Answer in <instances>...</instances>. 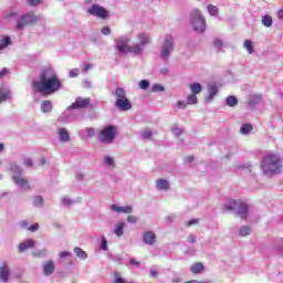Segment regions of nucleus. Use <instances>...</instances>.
Masks as SVG:
<instances>
[{
  "mask_svg": "<svg viewBox=\"0 0 283 283\" xmlns=\"http://www.w3.org/2000/svg\"><path fill=\"white\" fill-rule=\"evenodd\" d=\"M137 38H138L140 45H143V46L149 45V43H151V38L147 33H139L137 35Z\"/></svg>",
  "mask_w": 283,
  "mask_h": 283,
  "instance_id": "6ab92c4d",
  "label": "nucleus"
},
{
  "mask_svg": "<svg viewBox=\"0 0 283 283\" xmlns=\"http://www.w3.org/2000/svg\"><path fill=\"white\" fill-rule=\"evenodd\" d=\"M104 163L105 165H107L108 167H112L114 165V158L107 156V157H104Z\"/></svg>",
  "mask_w": 283,
  "mask_h": 283,
  "instance_id": "ea45409f",
  "label": "nucleus"
},
{
  "mask_svg": "<svg viewBox=\"0 0 283 283\" xmlns=\"http://www.w3.org/2000/svg\"><path fill=\"white\" fill-rule=\"evenodd\" d=\"M226 105H228V107H235V105H238V97L233 95L228 96L226 99Z\"/></svg>",
  "mask_w": 283,
  "mask_h": 283,
  "instance_id": "393cba45",
  "label": "nucleus"
},
{
  "mask_svg": "<svg viewBox=\"0 0 283 283\" xmlns=\"http://www.w3.org/2000/svg\"><path fill=\"white\" fill-rule=\"evenodd\" d=\"M150 276H153V277H158V271H156V270H150Z\"/></svg>",
  "mask_w": 283,
  "mask_h": 283,
  "instance_id": "052dcab7",
  "label": "nucleus"
},
{
  "mask_svg": "<svg viewBox=\"0 0 283 283\" xmlns=\"http://www.w3.org/2000/svg\"><path fill=\"white\" fill-rule=\"evenodd\" d=\"M186 163H193V156H188L185 158Z\"/></svg>",
  "mask_w": 283,
  "mask_h": 283,
  "instance_id": "e2e57ef3",
  "label": "nucleus"
},
{
  "mask_svg": "<svg viewBox=\"0 0 283 283\" xmlns=\"http://www.w3.org/2000/svg\"><path fill=\"white\" fill-rule=\"evenodd\" d=\"M214 48H222L223 43H222V40L220 39H217L213 43Z\"/></svg>",
  "mask_w": 283,
  "mask_h": 283,
  "instance_id": "603ef678",
  "label": "nucleus"
},
{
  "mask_svg": "<svg viewBox=\"0 0 283 283\" xmlns=\"http://www.w3.org/2000/svg\"><path fill=\"white\" fill-rule=\"evenodd\" d=\"M10 171H12L13 174H22L23 171L21 170V168L19 167V165L17 164H12L10 166Z\"/></svg>",
  "mask_w": 283,
  "mask_h": 283,
  "instance_id": "e433bc0d",
  "label": "nucleus"
},
{
  "mask_svg": "<svg viewBox=\"0 0 283 283\" xmlns=\"http://www.w3.org/2000/svg\"><path fill=\"white\" fill-rule=\"evenodd\" d=\"M243 48L249 54H253V42L251 40H244Z\"/></svg>",
  "mask_w": 283,
  "mask_h": 283,
  "instance_id": "c756f323",
  "label": "nucleus"
},
{
  "mask_svg": "<svg viewBox=\"0 0 283 283\" xmlns=\"http://www.w3.org/2000/svg\"><path fill=\"white\" fill-rule=\"evenodd\" d=\"M57 134H59L61 143H69V140H70V133H67V129L60 128V129H57Z\"/></svg>",
  "mask_w": 283,
  "mask_h": 283,
  "instance_id": "aec40b11",
  "label": "nucleus"
},
{
  "mask_svg": "<svg viewBox=\"0 0 283 283\" xmlns=\"http://www.w3.org/2000/svg\"><path fill=\"white\" fill-rule=\"evenodd\" d=\"M8 98H10V91H4L3 87H0V103L8 101Z\"/></svg>",
  "mask_w": 283,
  "mask_h": 283,
  "instance_id": "cd10ccee",
  "label": "nucleus"
},
{
  "mask_svg": "<svg viewBox=\"0 0 283 283\" xmlns=\"http://www.w3.org/2000/svg\"><path fill=\"white\" fill-rule=\"evenodd\" d=\"M67 255H70V252L67 251H63L60 253V258H67Z\"/></svg>",
  "mask_w": 283,
  "mask_h": 283,
  "instance_id": "680f3d73",
  "label": "nucleus"
},
{
  "mask_svg": "<svg viewBox=\"0 0 283 283\" xmlns=\"http://www.w3.org/2000/svg\"><path fill=\"white\" fill-rule=\"evenodd\" d=\"M102 34H104L105 36H108V34H112V29H109V27H103Z\"/></svg>",
  "mask_w": 283,
  "mask_h": 283,
  "instance_id": "79ce46f5",
  "label": "nucleus"
},
{
  "mask_svg": "<svg viewBox=\"0 0 283 283\" xmlns=\"http://www.w3.org/2000/svg\"><path fill=\"white\" fill-rule=\"evenodd\" d=\"M196 103H198V96H196V94H193V93L188 95L186 104L187 105H196Z\"/></svg>",
  "mask_w": 283,
  "mask_h": 283,
  "instance_id": "473e14b6",
  "label": "nucleus"
},
{
  "mask_svg": "<svg viewBox=\"0 0 283 283\" xmlns=\"http://www.w3.org/2000/svg\"><path fill=\"white\" fill-rule=\"evenodd\" d=\"M31 87L43 96H51L61 90L62 84L59 75L51 67H44L40 73V81H33Z\"/></svg>",
  "mask_w": 283,
  "mask_h": 283,
  "instance_id": "f257e3e1",
  "label": "nucleus"
},
{
  "mask_svg": "<svg viewBox=\"0 0 283 283\" xmlns=\"http://www.w3.org/2000/svg\"><path fill=\"white\" fill-rule=\"evenodd\" d=\"M156 187L159 191H168L169 181L167 179H157Z\"/></svg>",
  "mask_w": 283,
  "mask_h": 283,
  "instance_id": "a211bd4d",
  "label": "nucleus"
},
{
  "mask_svg": "<svg viewBox=\"0 0 283 283\" xmlns=\"http://www.w3.org/2000/svg\"><path fill=\"white\" fill-rule=\"evenodd\" d=\"M144 244H148L149 247H154V243L157 240L156 233L154 231H146L143 234Z\"/></svg>",
  "mask_w": 283,
  "mask_h": 283,
  "instance_id": "ddd939ff",
  "label": "nucleus"
},
{
  "mask_svg": "<svg viewBox=\"0 0 283 283\" xmlns=\"http://www.w3.org/2000/svg\"><path fill=\"white\" fill-rule=\"evenodd\" d=\"M129 262L133 266H140V262L136 261V259H130Z\"/></svg>",
  "mask_w": 283,
  "mask_h": 283,
  "instance_id": "6e6d98bb",
  "label": "nucleus"
},
{
  "mask_svg": "<svg viewBox=\"0 0 283 283\" xmlns=\"http://www.w3.org/2000/svg\"><path fill=\"white\" fill-rule=\"evenodd\" d=\"M188 242H190V244H195V243H196V235L190 234V235L188 237Z\"/></svg>",
  "mask_w": 283,
  "mask_h": 283,
  "instance_id": "864d4df0",
  "label": "nucleus"
},
{
  "mask_svg": "<svg viewBox=\"0 0 283 283\" xmlns=\"http://www.w3.org/2000/svg\"><path fill=\"white\" fill-rule=\"evenodd\" d=\"M78 76V69H73L70 71V78H76Z\"/></svg>",
  "mask_w": 283,
  "mask_h": 283,
  "instance_id": "37998d69",
  "label": "nucleus"
},
{
  "mask_svg": "<svg viewBox=\"0 0 283 283\" xmlns=\"http://www.w3.org/2000/svg\"><path fill=\"white\" fill-rule=\"evenodd\" d=\"M139 87H140V90H147V87H149V81H147V80H142V81L139 82Z\"/></svg>",
  "mask_w": 283,
  "mask_h": 283,
  "instance_id": "58836bf2",
  "label": "nucleus"
},
{
  "mask_svg": "<svg viewBox=\"0 0 283 283\" xmlns=\"http://www.w3.org/2000/svg\"><path fill=\"white\" fill-rule=\"evenodd\" d=\"M45 163H48V159H45V157L41 158L40 165L43 167V165H45Z\"/></svg>",
  "mask_w": 283,
  "mask_h": 283,
  "instance_id": "0e129e2a",
  "label": "nucleus"
},
{
  "mask_svg": "<svg viewBox=\"0 0 283 283\" xmlns=\"http://www.w3.org/2000/svg\"><path fill=\"white\" fill-rule=\"evenodd\" d=\"M142 134H143L144 138H146V139L151 138V135H153L151 130H145Z\"/></svg>",
  "mask_w": 283,
  "mask_h": 283,
  "instance_id": "8fccbe9b",
  "label": "nucleus"
},
{
  "mask_svg": "<svg viewBox=\"0 0 283 283\" xmlns=\"http://www.w3.org/2000/svg\"><path fill=\"white\" fill-rule=\"evenodd\" d=\"M239 233H240L241 238H247V235L251 234V228L249 226L242 227L239 230Z\"/></svg>",
  "mask_w": 283,
  "mask_h": 283,
  "instance_id": "2f4dec72",
  "label": "nucleus"
},
{
  "mask_svg": "<svg viewBox=\"0 0 283 283\" xmlns=\"http://www.w3.org/2000/svg\"><path fill=\"white\" fill-rule=\"evenodd\" d=\"M191 273L198 275L205 271V265L201 262L193 263L190 268Z\"/></svg>",
  "mask_w": 283,
  "mask_h": 283,
  "instance_id": "412c9836",
  "label": "nucleus"
},
{
  "mask_svg": "<svg viewBox=\"0 0 283 283\" xmlns=\"http://www.w3.org/2000/svg\"><path fill=\"white\" fill-rule=\"evenodd\" d=\"M128 52L138 56V54H143V48L140 46V44H135L133 46H129Z\"/></svg>",
  "mask_w": 283,
  "mask_h": 283,
  "instance_id": "5701e85b",
  "label": "nucleus"
},
{
  "mask_svg": "<svg viewBox=\"0 0 283 283\" xmlns=\"http://www.w3.org/2000/svg\"><path fill=\"white\" fill-rule=\"evenodd\" d=\"M116 50L122 54L129 53V38H119L116 40Z\"/></svg>",
  "mask_w": 283,
  "mask_h": 283,
  "instance_id": "9d476101",
  "label": "nucleus"
},
{
  "mask_svg": "<svg viewBox=\"0 0 283 283\" xmlns=\"http://www.w3.org/2000/svg\"><path fill=\"white\" fill-rule=\"evenodd\" d=\"M191 23L195 32H205V29L207 28L205 18L198 9H193L191 12Z\"/></svg>",
  "mask_w": 283,
  "mask_h": 283,
  "instance_id": "423d86ee",
  "label": "nucleus"
},
{
  "mask_svg": "<svg viewBox=\"0 0 283 283\" xmlns=\"http://www.w3.org/2000/svg\"><path fill=\"white\" fill-rule=\"evenodd\" d=\"M12 180L18 185L19 187H24V189H30V184L28 182V179L21 178L18 176H13Z\"/></svg>",
  "mask_w": 283,
  "mask_h": 283,
  "instance_id": "f3484780",
  "label": "nucleus"
},
{
  "mask_svg": "<svg viewBox=\"0 0 283 283\" xmlns=\"http://www.w3.org/2000/svg\"><path fill=\"white\" fill-rule=\"evenodd\" d=\"M88 14L92 17H97V19H108L109 18V12L98 6V4H93L91 8L87 9Z\"/></svg>",
  "mask_w": 283,
  "mask_h": 283,
  "instance_id": "6e6552de",
  "label": "nucleus"
},
{
  "mask_svg": "<svg viewBox=\"0 0 283 283\" xmlns=\"http://www.w3.org/2000/svg\"><path fill=\"white\" fill-rule=\"evenodd\" d=\"M82 70L83 72H90V70H92V64H85Z\"/></svg>",
  "mask_w": 283,
  "mask_h": 283,
  "instance_id": "13d9d810",
  "label": "nucleus"
},
{
  "mask_svg": "<svg viewBox=\"0 0 283 283\" xmlns=\"http://www.w3.org/2000/svg\"><path fill=\"white\" fill-rule=\"evenodd\" d=\"M165 91V87L160 86V85H155L153 87V92H164Z\"/></svg>",
  "mask_w": 283,
  "mask_h": 283,
  "instance_id": "3c124183",
  "label": "nucleus"
},
{
  "mask_svg": "<svg viewBox=\"0 0 283 283\" xmlns=\"http://www.w3.org/2000/svg\"><path fill=\"white\" fill-rule=\"evenodd\" d=\"M74 253L77 255V258H80L81 260H86L87 258V252L83 251V249L81 248H75L74 249Z\"/></svg>",
  "mask_w": 283,
  "mask_h": 283,
  "instance_id": "c85d7f7f",
  "label": "nucleus"
},
{
  "mask_svg": "<svg viewBox=\"0 0 283 283\" xmlns=\"http://www.w3.org/2000/svg\"><path fill=\"white\" fill-rule=\"evenodd\" d=\"M24 165L25 167H33L34 163L32 161L31 158H24Z\"/></svg>",
  "mask_w": 283,
  "mask_h": 283,
  "instance_id": "49530a36",
  "label": "nucleus"
},
{
  "mask_svg": "<svg viewBox=\"0 0 283 283\" xmlns=\"http://www.w3.org/2000/svg\"><path fill=\"white\" fill-rule=\"evenodd\" d=\"M101 249L102 251H107V239H105V237L102 238Z\"/></svg>",
  "mask_w": 283,
  "mask_h": 283,
  "instance_id": "a18cd8bd",
  "label": "nucleus"
},
{
  "mask_svg": "<svg viewBox=\"0 0 283 283\" xmlns=\"http://www.w3.org/2000/svg\"><path fill=\"white\" fill-rule=\"evenodd\" d=\"M20 224H21L22 229H25V227H28V221H22Z\"/></svg>",
  "mask_w": 283,
  "mask_h": 283,
  "instance_id": "338daca9",
  "label": "nucleus"
},
{
  "mask_svg": "<svg viewBox=\"0 0 283 283\" xmlns=\"http://www.w3.org/2000/svg\"><path fill=\"white\" fill-rule=\"evenodd\" d=\"M123 229H125V223L123 222L117 223L115 228V234L117 238H120V235H123Z\"/></svg>",
  "mask_w": 283,
  "mask_h": 283,
  "instance_id": "f704fd0d",
  "label": "nucleus"
},
{
  "mask_svg": "<svg viewBox=\"0 0 283 283\" xmlns=\"http://www.w3.org/2000/svg\"><path fill=\"white\" fill-rule=\"evenodd\" d=\"M208 11L211 17H218V7L210 4L208 6Z\"/></svg>",
  "mask_w": 283,
  "mask_h": 283,
  "instance_id": "c9c22d12",
  "label": "nucleus"
},
{
  "mask_svg": "<svg viewBox=\"0 0 283 283\" xmlns=\"http://www.w3.org/2000/svg\"><path fill=\"white\" fill-rule=\"evenodd\" d=\"M27 1L31 7L41 6V3H43V0H27Z\"/></svg>",
  "mask_w": 283,
  "mask_h": 283,
  "instance_id": "a19ab883",
  "label": "nucleus"
},
{
  "mask_svg": "<svg viewBox=\"0 0 283 283\" xmlns=\"http://www.w3.org/2000/svg\"><path fill=\"white\" fill-rule=\"evenodd\" d=\"M233 209H239V216L241 220H247V214L249 213V206L242 203V201L232 200L228 205L223 206V211H233Z\"/></svg>",
  "mask_w": 283,
  "mask_h": 283,
  "instance_id": "39448f33",
  "label": "nucleus"
},
{
  "mask_svg": "<svg viewBox=\"0 0 283 283\" xmlns=\"http://www.w3.org/2000/svg\"><path fill=\"white\" fill-rule=\"evenodd\" d=\"M33 205L34 207H41L43 205V197L41 196L35 197L33 200Z\"/></svg>",
  "mask_w": 283,
  "mask_h": 283,
  "instance_id": "4c0bfd02",
  "label": "nucleus"
},
{
  "mask_svg": "<svg viewBox=\"0 0 283 283\" xmlns=\"http://www.w3.org/2000/svg\"><path fill=\"white\" fill-rule=\"evenodd\" d=\"M63 205H65L66 207H70V205H72V200L64 198L63 199Z\"/></svg>",
  "mask_w": 283,
  "mask_h": 283,
  "instance_id": "bf43d9fd",
  "label": "nucleus"
},
{
  "mask_svg": "<svg viewBox=\"0 0 283 283\" xmlns=\"http://www.w3.org/2000/svg\"><path fill=\"white\" fill-rule=\"evenodd\" d=\"M160 74H164V75H165V74H169V70H167V69H161V70H160Z\"/></svg>",
  "mask_w": 283,
  "mask_h": 283,
  "instance_id": "69168bd1",
  "label": "nucleus"
},
{
  "mask_svg": "<svg viewBox=\"0 0 283 283\" xmlns=\"http://www.w3.org/2000/svg\"><path fill=\"white\" fill-rule=\"evenodd\" d=\"M28 231H31V233H34V231H39V223H34L28 228Z\"/></svg>",
  "mask_w": 283,
  "mask_h": 283,
  "instance_id": "c03bdc74",
  "label": "nucleus"
},
{
  "mask_svg": "<svg viewBox=\"0 0 283 283\" xmlns=\"http://www.w3.org/2000/svg\"><path fill=\"white\" fill-rule=\"evenodd\" d=\"M177 106L179 107V109H184V107H187V103L182 102V101H179L177 103Z\"/></svg>",
  "mask_w": 283,
  "mask_h": 283,
  "instance_id": "5fc2aeb1",
  "label": "nucleus"
},
{
  "mask_svg": "<svg viewBox=\"0 0 283 283\" xmlns=\"http://www.w3.org/2000/svg\"><path fill=\"white\" fill-rule=\"evenodd\" d=\"M41 111L43 112V114H50V112H52V102L51 101L42 102Z\"/></svg>",
  "mask_w": 283,
  "mask_h": 283,
  "instance_id": "4be33fe9",
  "label": "nucleus"
},
{
  "mask_svg": "<svg viewBox=\"0 0 283 283\" xmlns=\"http://www.w3.org/2000/svg\"><path fill=\"white\" fill-rule=\"evenodd\" d=\"M54 269H55L54 261H46L43 264L44 275H52V273H54Z\"/></svg>",
  "mask_w": 283,
  "mask_h": 283,
  "instance_id": "dca6fc26",
  "label": "nucleus"
},
{
  "mask_svg": "<svg viewBox=\"0 0 283 283\" xmlns=\"http://www.w3.org/2000/svg\"><path fill=\"white\" fill-rule=\"evenodd\" d=\"M261 169L264 176H273L282 171V161L277 155L270 154L265 156L261 163Z\"/></svg>",
  "mask_w": 283,
  "mask_h": 283,
  "instance_id": "f03ea898",
  "label": "nucleus"
},
{
  "mask_svg": "<svg viewBox=\"0 0 283 283\" xmlns=\"http://www.w3.org/2000/svg\"><path fill=\"white\" fill-rule=\"evenodd\" d=\"M241 134H249L250 132H253V125L251 124H243L240 129Z\"/></svg>",
  "mask_w": 283,
  "mask_h": 283,
  "instance_id": "7c9ffc66",
  "label": "nucleus"
},
{
  "mask_svg": "<svg viewBox=\"0 0 283 283\" xmlns=\"http://www.w3.org/2000/svg\"><path fill=\"white\" fill-rule=\"evenodd\" d=\"M34 244H35V242L32 239L27 240V241L20 243L18 245L19 253H23V252L28 251V249H32L34 247Z\"/></svg>",
  "mask_w": 283,
  "mask_h": 283,
  "instance_id": "4468645a",
  "label": "nucleus"
},
{
  "mask_svg": "<svg viewBox=\"0 0 283 283\" xmlns=\"http://www.w3.org/2000/svg\"><path fill=\"white\" fill-rule=\"evenodd\" d=\"M114 96L116 98L115 105L117 109H120V112H128V109H132V102L127 98L125 88L117 87L114 92Z\"/></svg>",
  "mask_w": 283,
  "mask_h": 283,
  "instance_id": "7ed1b4c3",
  "label": "nucleus"
},
{
  "mask_svg": "<svg viewBox=\"0 0 283 283\" xmlns=\"http://www.w3.org/2000/svg\"><path fill=\"white\" fill-rule=\"evenodd\" d=\"M261 21L265 28H271L273 25V18L271 15H263Z\"/></svg>",
  "mask_w": 283,
  "mask_h": 283,
  "instance_id": "a878e982",
  "label": "nucleus"
},
{
  "mask_svg": "<svg viewBox=\"0 0 283 283\" xmlns=\"http://www.w3.org/2000/svg\"><path fill=\"white\" fill-rule=\"evenodd\" d=\"M12 44V40L10 39V36H6L0 41V52L1 50H6V48H8V45Z\"/></svg>",
  "mask_w": 283,
  "mask_h": 283,
  "instance_id": "bb28decb",
  "label": "nucleus"
},
{
  "mask_svg": "<svg viewBox=\"0 0 283 283\" xmlns=\"http://www.w3.org/2000/svg\"><path fill=\"white\" fill-rule=\"evenodd\" d=\"M192 224H198V219H192L188 221L187 227H192Z\"/></svg>",
  "mask_w": 283,
  "mask_h": 283,
  "instance_id": "4d7b16f0",
  "label": "nucleus"
},
{
  "mask_svg": "<svg viewBox=\"0 0 283 283\" xmlns=\"http://www.w3.org/2000/svg\"><path fill=\"white\" fill-rule=\"evenodd\" d=\"M112 211H116V213H132L134 209L132 206L118 207L116 205L111 206Z\"/></svg>",
  "mask_w": 283,
  "mask_h": 283,
  "instance_id": "2eb2a0df",
  "label": "nucleus"
},
{
  "mask_svg": "<svg viewBox=\"0 0 283 283\" xmlns=\"http://www.w3.org/2000/svg\"><path fill=\"white\" fill-rule=\"evenodd\" d=\"M191 94H200L202 92V85L200 83H192L189 85Z\"/></svg>",
  "mask_w": 283,
  "mask_h": 283,
  "instance_id": "b1692460",
  "label": "nucleus"
},
{
  "mask_svg": "<svg viewBox=\"0 0 283 283\" xmlns=\"http://www.w3.org/2000/svg\"><path fill=\"white\" fill-rule=\"evenodd\" d=\"M117 134L118 130L116 129V126L108 125L98 132L97 138L99 143L111 144L114 143Z\"/></svg>",
  "mask_w": 283,
  "mask_h": 283,
  "instance_id": "20e7f679",
  "label": "nucleus"
},
{
  "mask_svg": "<svg viewBox=\"0 0 283 283\" xmlns=\"http://www.w3.org/2000/svg\"><path fill=\"white\" fill-rule=\"evenodd\" d=\"M39 21V17L34 15V13L29 12L20 18L17 23L18 30H23L27 25H32V23H36Z\"/></svg>",
  "mask_w": 283,
  "mask_h": 283,
  "instance_id": "0eeeda50",
  "label": "nucleus"
},
{
  "mask_svg": "<svg viewBox=\"0 0 283 283\" xmlns=\"http://www.w3.org/2000/svg\"><path fill=\"white\" fill-rule=\"evenodd\" d=\"M137 220L138 219L134 216H128L127 217V222H129L130 224H136Z\"/></svg>",
  "mask_w": 283,
  "mask_h": 283,
  "instance_id": "de8ad7c7",
  "label": "nucleus"
},
{
  "mask_svg": "<svg viewBox=\"0 0 283 283\" xmlns=\"http://www.w3.org/2000/svg\"><path fill=\"white\" fill-rule=\"evenodd\" d=\"M8 74H10V70L8 69H3L1 72H0V78H3V76H8Z\"/></svg>",
  "mask_w": 283,
  "mask_h": 283,
  "instance_id": "09e8293b",
  "label": "nucleus"
},
{
  "mask_svg": "<svg viewBox=\"0 0 283 283\" xmlns=\"http://www.w3.org/2000/svg\"><path fill=\"white\" fill-rule=\"evenodd\" d=\"M90 103H92L90 97H77L75 102L69 106V109H84V107H90Z\"/></svg>",
  "mask_w": 283,
  "mask_h": 283,
  "instance_id": "9b49d317",
  "label": "nucleus"
},
{
  "mask_svg": "<svg viewBox=\"0 0 283 283\" xmlns=\"http://www.w3.org/2000/svg\"><path fill=\"white\" fill-rule=\"evenodd\" d=\"M216 94H218V86L216 85L210 86L208 101H213V96H216Z\"/></svg>",
  "mask_w": 283,
  "mask_h": 283,
  "instance_id": "72a5a7b5",
  "label": "nucleus"
},
{
  "mask_svg": "<svg viewBox=\"0 0 283 283\" xmlns=\"http://www.w3.org/2000/svg\"><path fill=\"white\" fill-rule=\"evenodd\" d=\"M277 17L279 19H283V9L279 11Z\"/></svg>",
  "mask_w": 283,
  "mask_h": 283,
  "instance_id": "774afa93",
  "label": "nucleus"
},
{
  "mask_svg": "<svg viewBox=\"0 0 283 283\" xmlns=\"http://www.w3.org/2000/svg\"><path fill=\"white\" fill-rule=\"evenodd\" d=\"M174 51V42L171 41V35H167L161 49V59H169V54Z\"/></svg>",
  "mask_w": 283,
  "mask_h": 283,
  "instance_id": "1a4fd4ad",
  "label": "nucleus"
},
{
  "mask_svg": "<svg viewBox=\"0 0 283 283\" xmlns=\"http://www.w3.org/2000/svg\"><path fill=\"white\" fill-rule=\"evenodd\" d=\"M10 280V266L3 262L0 266V281L8 282Z\"/></svg>",
  "mask_w": 283,
  "mask_h": 283,
  "instance_id": "f8f14e48",
  "label": "nucleus"
}]
</instances>
